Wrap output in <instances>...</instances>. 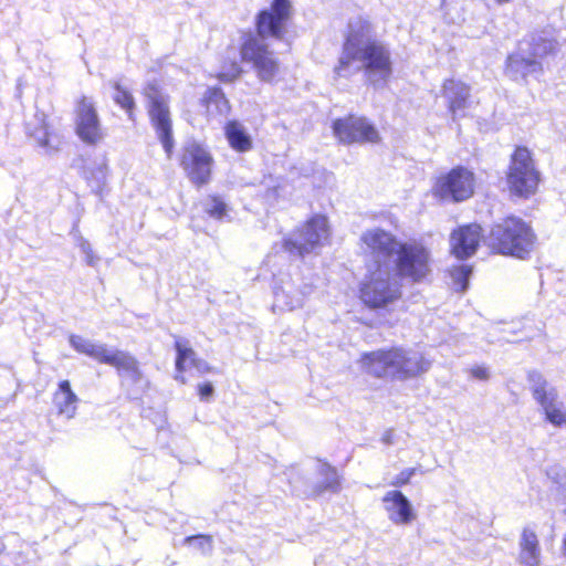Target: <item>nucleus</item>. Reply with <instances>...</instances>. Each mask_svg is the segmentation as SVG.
I'll return each mask as SVG.
<instances>
[{
    "mask_svg": "<svg viewBox=\"0 0 566 566\" xmlns=\"http://www.w3.org/2000/svg\"><path fill=\"white\" fill-rule=\"evenodd\" d=\"M482 235V227L478 223L458 227L450 234L451 253L459 260L470 258L476 252Z\"/></svg>",
    "mask_w": 566,
    "mask_h": 566,
    "instance_id": "obj_18",
    "label": "nucleus"
},
{
    "mask_svg": "<svg viewBox=\"0 0 566 566\" xmlns=\"http://www.w3.org/2000/svg\"><path fill=\"white\" fill-rule=\"evenodd\" d=\"M476 189L475 172L458 165L433 178L431 195L440 201L460 203L471 199Z\"/></svg>",
    "mask_w": 566,
    "mask_h": 566,
    "instance_id": "obj_11",
    "label": "nucleus"
},
{
    "mask_svg": "<svg viewBox=\"0 0 566 566\" xmlns=\"http://www.w3.org/2000/svg\"><path fill=\"white\" fill-rule=\"evenodd\" d=\"M382 503L389 520L395 524L407 525L416 518L409 500L399 490L387 492L382 496Z\"/></svg>",
    "mask_w": 566,
    "mask_h": 566,
    "instance_id": "obj_21",
    "label": "nucleus"
},
{
    "mask_svg": "<svg viewBox=\"0 0 566 566\" xmlns=\"http://www.w3.org/2000/svg\"><path fill=\"white\" fill-rule=\"evenodd\" d=\"M229 207L223 198L219 195L208 196V206L205 208V213L218 221H222L228 217Z\"/></svg>",
    "mask_w": 566,
    "mask_h": 566,
    "instance_id": "obj_28",
    "label": "nucleus"
},
{
    "mask_svg": "<svg viewBox=\"0 0 566 566\" xmlns=\"http://www.w3.org/2000/svg\"><path fill=\"white\" fill-rule=\"evenodd\" d=\"M472 273L470 265H455L449 270L452 285L457 292H464L469 285V277Z\"/></svg>",
    "mask_w": 566,
    "mask_h": 566,
    "instance_id": "obj_29",
    "label": "nucleus"
},
{
    "mask_svg": "<svg viewBox=\"0 0 566 566\" xmlns=\"http://www.w3.org/2000/svg\"><path fill=\"white\" fill-rule=\"evenodd\" d=\"M224 136L229 146L238 153H245L252 149V139L238 120L227 122Z\"/></svg>",
    "mask_w": 566,
    "mask_h": 566,
    "instance_id": "obj_26",
    "label": "nucleus"
},
{
    "mask_svg": "<svg viewBox=\"0 0 566 566\" xmlns=\"http://www.w3.org/2000/svg\"><path fill=\"white\" fill-rule=\"evenodd\" d=\"M497 3H507V2H511L512 0H495Z\"/></svg>",
    "mask_w": 566,
    "mask_h": 566,
    "instance_id": "obj_36",
    "label": "nucleus"
},
{
    "mask_svg": "<svg viewBox=\"0 0 566 566\" xmlns=\"http://www.w3.org/2000/svg\"><path fill=\"white\" fill-rule=\"evenodd\" d=\"M332 132L339 144H379L382 138L378 128L366 116L348 113L332 122Z\"/></svg>",
    "mask_w": 566,
    "mask_h": 566,
    "instance_id": "obj_14",
    "label": "nucleus"
},
{
    "mask_svg": "<svg viewBox=\"0 0 566 566\" xmlns=\"http://www.w3.org/2000/svg\"><path fill=\"white\" fill-rule=\"evenodd\" d=\"M195 538H205L207 542L211 541V537L209 535H197V536H189L187 538L188 542H191Z\"/></svg>",
    "mask_w": 566,
    "mask_h": 566,
    "instance_id": "obj_33",
    "label": "nucleus"
},
{
    "mask_svg": "<svg viewBox=\"0 0 566 566\" xmlns=\"http://www.w3.org/2000/svg\"><path fill=\"white\" fill-rule=\"evenodd\" d=\"M327 217L313 214L293 231V237L284 238L282 248L290 255L304 258L329 239Z\"/></svg>",
    "mask_w": 566,
    "mask_h": 566,
    "instance_id": "obj_12",
    "label": "nucleus"
},
{
    "mask_svg": "<svg viewBox=\"0 0 566 566\" xmlns=\"http://www.w3.org/2000/svg\"><path fill=\"white\" fill-rule=\"evenodd\" d=\"M485 243L492 254L525 259L535 248L536 233L527 221L510 213L491 226Z\"/></svg>",
    "mask_w": 566,
    "mask_h": 566,
    "instance_id": "obj_6",
    "label": "nucleus"
},
{
    "mask_svg": "<svg viewBox=\"0 0 566 566\" xmlns=\"http://www.w3.org/2000/svg\"><path fill=\"white\" fill-rule=\"evenodd\" d=\"M178 163L186 177L197 188L211 181L214 159L210 150L199 142L186 143L181 148Z\"/></svg>",
    "mask_w": 566,
    "mask_h": 566,
    "instance_id": "obj_15",
    "label": "nucleus"
},
{
    "mask_svg": "<svg viewBox=\"0 0 566 566\" xmlns=\"http://www.w3.org/2000/svg\"><path fill=\"white\" fill-rule=\"evenodd\" d=\"M557 52V42L552 38L533 35L518 43V51L507 55L505 71L513 76L526 78L534 73H541V60Z\"/></svg>",
    "mask_w": 566,
    "mask_h": 566,
    "instance_id": "obj_9",
    "label": "nucleus"
},
{
    "mask_svg": "<svg viewBox=\"0 0 566 566\" xmlns=\"http://www.w3.org/2000/svg\"><path fill=\"white\" fill-rule=\"evenodd\" d=\"M562 549H563L564 555H566V536L563 538Z\"/></svg>",
    "mask_w": 566,
    "mask_h": 566,
    "instance_id": "obj_35",
    "label": "nucleus"
},
{
    "mask_svg": "<svg viewBox=\"0 0 566 566\" xmlns=\"http://www.w3.org/2000/svg\"><path fill=\"white\" fill-rule=\"evenodd\" d=\"M35 118L36 124L28 126V136L38 147L43 148L45 151H59L62 140L60 135L53 129L48 114L38 112Z\"/></svg>",
    "mask_w": 566,
    "mask_h": 566,
    "instance_id": "obj_20",
    "label": "nucleus"
},
{
    "mask_svg": "<svg viewBox=\"0 0 566 566\" xmlns=\"http://www.w3.org/2000/svg\"><path fill=\"white\" fill-rule=\"evenodd\" d=\"M208 116H227L231 112V104L223 91L218 86L208 87L200 99Z\"/></svg>",
    "mask_w": 566,
    "mask_h": 566,
    "instance_id": "obj_24",
    "label": "nucleus"
},
{
    "mask_svg": "<svg viewBox=\"0 0 566 566\" xmlns=\"http://www.w3.org/2000/svg\"><path fill=\"white\" fill-rule=\"evenodd\" d=\"M74 350L83 354L98 364L113 367L120 378H126L132 382H138L143 378V371L138 359L129 352L115 349L111 350L104 344L93 343L81 336L70 338Z\"/></svg>",
    "mask_w": 566,
    "mask_h": 566,
    "instance_id": "obj_8",
    "label": "nucleus"
},
{
    "mask_svg": "<svg viewBox=\"0 0 566 566\" xmlns=\"http://www.w3.org/2000/svg\"><path fill=\"white\" fill-rule=\"evenodd\" d=\"M197 394L201 400H208L213 395L211 382H201L197 386Z\"/></svg>",
    "mask_w": 566,
    "mask_h": 566,
    "instance_id": "obj_32",
    "label": "nucleus"
},
{
    "mask_svg": "<svg viewBox=\"0 0 566 566\" xmlns=\"http://www.w3.org/2000/svg\"><path fill=\"white\" fill-rule=\"evenodd\" d=\"M470 375L478 380H488L490 378L489 368L484 365H476L470 369Z\"/></svg>",
    "mask_w": 566,
    "mask_h": 566,
    "instance_id": "obj_31",
    "label": "nucleus"
},
{
    "mask_svg": "<svg viewBox=\"0 0 566 566\" xmlns=\"http://www.w3.org/2000/svg\"><path fill=\"white\" fill-rule=\"evenodd\" d=\"M113 88L115 91L113 95L115 104L125 111L130 120H135L136 102L130 91L119 83H115Z\"/></svg>",
    "mask_w": 566,
    "mask_h": 566,
    "instance_id": "obj_27",
    "label": "nucleus"
},
{
    "mask_svg": "<svg viewBox=\"0 0 566 566\" xmlns=\"http://www.w3.org/2000/svg\"><path fill=\"white\" fill-rule=\"evenodd\" d=\"M359 367L374 379L411 380L422 377L431 361L419 352L402 346H389L365 352L359 356Z\"/></svg>",
    "mask_w": 566,
    "mask_h": 566,
    "instance_id": "obj_3",
    "label": "nucleus"
},
{
    "mask_svg": "<svg viewBox=\"0 0 566 566\" xmlns=\"http://www.w3.org/2000/svg\"><path fill=\"white\" fill-rule=\"evenodd\" d=\"M504 180L506 191L513 199L528 200L537 195L543 176L535 155L527 146H514L509 157Z\"/></svg>",
    "mask_w": 566,
    "mask_h": 566,
    "instance_id": "obj_7",
    "label": "nucleus"
},
{
    "mask_svg": "<svg viewBox=\"0 0 566 566\" xmlns=\"http://www.w3.org/2000/svg\"><path fill=\"white\" fill-rule=\"evenodd\" d=\"M527 378L534 382L532 395L543 408L546 420L556 427L566 424V411L563 409L562 403H556V391L548 389L547 381L537 371L530 373Z\"/></svg>",
    "mask_w": 566,
    "mask_h": 566,
    "instance_id": "obj_17",
    "label": "nucleus"
},
{
    "mask_svg": "<svg viewBox=\"0 0 566 566\" xmlns=\"http://www.w3.org/2000/svg\"><path fill=\"white\" fill-rule=\"evenodd\" d=\"M53 405L60 416L66 419L74 418L77 409L78 398L71 388L69 380H61L57 389L53 392Z\"/></svg>",
    "mask_w": 566,
    "mask_h": 566,
    "instance_id": "obj_23",
    "label": "nucleus"
},
{
    "mask_svg": "<svg viewBox=\"0 0 566 566\" xmlns=\"http://www.w3.org/2000/svg\"><path fill=\"white\" fill-rule=\"evenodd\" d=\"M74 132L85 145L96 146L105 138V130L92 96L82 94L74 101Z\"/></svg>",
    "mask_w": 566,
    "mask_h": 566,
    "instance_id": "obj_13",
    "label": "nucleus"
},
{
    "mask_svg": "<svg viewBox=\"0 0 566 566\" xmlns=\"http://www.w3.org/2000/svg\"><path fill=\"white\" fill-rule=\"evenodd\" d=\"M176 350L175 379L181 384H186L185 373L188 366L196 368L201 374L211 373L213 368L197 357L195 349L187 339L177 337L174 342Z\"/></svg>",
    "mask_w": 566,
    "mask_h": 566,
    "instance_id": "obj_19",
    "label": "nucleus"
},
{
    "mask_svg": "<svg viewBox=\"0 0 566 566\" xmlns=\"http://www.w3.org/2000/svg\"><path fill=\"white\" fill-rule=\"evenodd\" d=\"M357 297L369 311L389 312L403 297V284L391 270L390 261L374 255L358 284Z\"/></svg>",
    "mask_w": 566,
    "mask_h": 566,
    "instance_id": "obj_5",
    "label": "nucleus"
},
{
    "mask_svg": "<svg viewBox=\"0 0 566 566\" xmlns=\"http://www.w3.org/2000/svg\"><path fill=\"white\" fill-rule=\"evenodd\" d=\"M360 72L368 78L376 77L382 82L394 73L390 50L375 36L371 22L365 19L349 27L333 69L335 78L348 80Z\"/></svg>",
    "mask_w": 566,
    "mask_h": 566,
    "instance_id": "obj_1",
    "label": "nucleus"
},
{
    "mask_svg": "<svg viewBox=\"0 0 566 566\" xmlns=\"http://www.w3.org/2000/svg\"><path fill=\"white\" fill-rule=\"evenodd\" d=\"M86 260L90 265H94L96 258L92 253H88Z\"/></svg>",
    "mask_w": 566,
    "mask_h": 566,
    "instance_id": "obj_34",
    "label": "nucleus"
},
{
    "mask_svg": "<svg viewBox=\"0 0 566 566\" xmlns=\"http://www.w3.org/2000/svg\"><path fill=\"white\" fill-rule=\"evenodd\" d=\"M520 562L524 566H539L541 547L537 535L530 528H523L520 541Z\"/></svg>",
    "mask_w": 566,
    "mask_h": 566,
    "instance_id": "obj_25",
    "label": "nucleus"
},
{
    "mask_svg": "<svg viewBox=\"0 0 566 566\" xmlns=\"http://www.w3.org/2000/svg\"><path fill=\"white\" fill-rule=\"evenodd\" d=\"M238 54L239 60L224 57L220 63V70L212 77L220 83H233L243 74L242 64L249 65L262 82L271 83L280 76V59L250 30L241 32Z\"/></svg>",
    "mask_w": 566,
    "mask_h": 566,
    "instance_id": "obj_4",
    "label": "nucleus"
},
{
    "mask_svg": "<svg viewBox=\"0 0 566 566\" xmlns=\"http://www.w3.org/2000/svg\"><path fill=\"white\" fill-rule=\"evenodd\" d=\"M290 0H272L268 9L260 10L255 15L254 33L261 41L266 38L282 40L286 34V25L292 17Z\"/></svg>",
    "mask_w": 566,
    "mask_h": 566,
    "instance_id": "obj_16",
    "label": "nucleus"
},
{
    "mask_svg": "<svg viewBox=\"0 0 566 566\" xmlns=\"http://www.w3.org/2000/svg\"><path fill=\"white\" fill-rule=\"evenodd\" d=\"M360 244L373 255L388 259L397 277L410 284H423L431 281L433 258L430 249L419 240L399 241L392 233L375 228L360 235Z\"/></svg>",
    "mask_w": 566,
    "mask_h": 566,
    "instance_id": "obj_2",
    "label": "nucleus"
},
{
    "mask_svg": "<svg viewBox=\"0 0 566 566\" xmlns=\"http://www.w3.org/2000/svg\"><path fill=\"white\" fill-rule=\"evenodd\" d=\"M147 99V114L167 158H171L175 149L172 119L169 97L165 95L156 82L147 83L143 88Z\"/></svg>",
    "mask_w": 566,
    "mask_h": 566,
    "instance_id": "obj_10",
    "label": "nucleus"
},
{
    "mask_svg": "<svg viewBox=\"0 0 566 566\" xmlns=\"http://www.w3.org/2000/svg\"><path fill=\"white\" fill-rule=\"evenodd\" d=\"M442 95L448 102V109L455 115L468 106L470 86L459 80L447 78L442 83Z\"/></svg>",
    "mask_w": 566,
    "mask_h": 566,
    "instance_id": "obj_22",
    "label": "nucleus"
},
{
    "mask_svg": "<svg viewBox=\"0 0 566 566\" xmlns=\"http://www.w3.org/2000/svg\"><path fill=\"white\" fill-rule=\"evenodd\" d=\"M415 473L416 469L413 468L405 469L395 476V479L390 482V485L395 488L407 485Z\"/></svg>",
    "mask_w": 566,
    "mask_h": 566,
    "instance_id": "obj_30",
    "label": "nucleus"
}]
</instances>
